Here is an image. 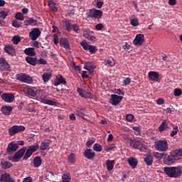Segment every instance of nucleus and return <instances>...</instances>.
<instances>
[{"mask_svg":"<svg viewBox=\"0 0 182 182\" xmlns=\"http://www.w3.org/2000/svg\"><path fill=\"white\" fill-rule=\"evenodd\" d=\"M16 19H18V21H23L25 18L23 17V14H22V13H16Z\"/></svg>","mask_w":182,"mask_h":182,"instance_id":"53","label":"nucleus"},{"mask_svg":"<svg viewBox=\"0 0 182 182\" xmlns=\"http://www.w3.org/2000/svg\"><path fill=\"white\" fill-rule=\"evenodd\" d=\"M104 26L102 23H98L95 26V29L96 31H102V29H103Z\"/></svg>","mask_w":182,"mask_h":182,"instance_id":"60","label":"nucleus"},{"mask_svg":"<svg viewBox=\"0 0 182 182\" xmlns=\"http://www.w3.org/2000/svg\"><path fill=\"white\" fill-rule=\"evenodd\" d=\"M95 33L90 30H84L83 31V36L84 38H86V39H88V41H91V42H95L96 41V37L93 36Z\"/></svg>","mask_w":182,"mask_h":182,"instance_id":"10","label":"nucleus"},{"mask_svg":"<svg viewBox=\"0 0 182 182\" xmlns=\"http://www.w3.org/2000/svg\"><path fill=\"white\" fill-rule=\"evenodd\" d=\"M144 43V34H137L133 41L134 45L135 46H141Z\"/></svg>","mask_w":182,"mask_h":182,"instance_id":"11","label":"nucleus"},{"mask_svg":"<svg viewBox=\"0 0 182 182\" xmlns=\"http://www.w3.org/2000/svg\"><path fill=\"white\" fill-rule=\"evenodd\" d=\"M18 144L15 143V141H12L9 143L7 146V153H9V154L15 153V151L18 150Z\"/></svg>","mask_w":182,"mask_h":182,"instance_id":"16","label":"nucleus"},{"mask_svg":"<svg viewBox=\"0 0 182 182\" xmlns=\"http://www.w3.org/2000/svg\"><path fill=\"white\" fill-rule=\"evenodd\" d=\"M93 143H95V140H93V139H90V140L87 141L86 142L87 147H88V149H90V146H92V144H93Z\"/></svg>","mask_w":182,"mask_h":182,"instance_id":"63","label":"nucleus"},{"mask_svg":"<svg viewBox=\"0 0 182 182\" xmlns=\"http://www.w3.org/2000/svg\"><path fill=\"white\" fill-rule=\"evenodd\" d=\"M71 178L70 174L69 173H64L62 176L63 182H70Z\"/></svg>","mask_w":182,"mask_h":182,"instance_id":"39","label":"nucleus"},{"mask_svg":"<svg viewBox=\"0 0 182 182\" xmlns=\"http://www.w3.org/2000/svg\"><path fill=\"white\" fill-rule=\"evenodd\" d=\"M11 41H12L14 45H18V43H19V42H21V37L18 36H14Z\"/></svg>","mask_w":182,"mask_h":182,"instance_id":"46","label":"nucleus"},{"mask_svg":"<svg viewBox=\"0 0 182 182\" xmlns=\"http://www.w3.org/2000/svg\"><path fill=\"white\" fill-rule=\"evenodd\" d=\"M144 161L147 166H151L153 164V156L149 154H146L144 159Z\"/></svg>","mask_w":182,"mask_h":182,"instance_id":"29","label":"nucleus"},{"mask_svg":"<svg viewBox=\"0 0 182 182\" xmlns=\"http://www.w3.org/2000/svg\"><path fill=\"white\" fill-rule=\"evenodd\" d=\"M77 116L82 117L83 119V116H85V109H81L77 112Z\"/></svg>","mask_w":182,"mask_h":182,"instance_id":"57","label":"nucleus"},{"mask_svg":"<svg viewBox=\"0 0 182 182\" xmlns=\"http://www.w3.org/2000/svg\"><path fill=\"white\" fill-rule=\"evenodd\" d=\"M41 33V30L38 28H35L29 33L30 38L31 41H36V39H38L40 36Z\"/></svg>","mask_w":182,"mask_h":182,"instance_id":"13","label":"nucleus"},{"mask_svg":"<svg viewBox=\"0 0 182 182\" xmlns=\"http://www.w3.org/2000/svg\"><path fill=\"white\" fill-rule=\"evenodd\" d=\"M48 61L43 58H40L37 60V65H47Z\"/></svg>","mask_w":182,"mask_h":182,"instance_id":"54","label":"nucleus"},{"mask_svg":"<svg viewBox=\"0 0 182 182\" xmlns=\"http://www.w3.org/2000/svg\"><path fill=\"white\" fill-rule=\"evenodd\" d=\"M154 147L157 151H167L168 150V144L166 140H159L155 141Z\"/></svg>","mask_w":182,"mask_h":182,"instance_id":"4","label":"nucleus"},{"mask_svg":"<svg viewBox=\"0 0 182 182\" xmlns=\"http://www.w3.org/2000/svg\"><path fill=\"white\" fill-rule=\"evenodd\" d=\"M177 133H178V127L175 126L173 127V129L171 132V137H174V136H176Z\"/></svg>","mask_w":182,"mask_h":182,"instance_id":"47","label":"nucleus"},{"mask_svg":"<svg viewBox=\"0 0 182 182\" xmlns=\"http://www.w3.org/2000/svg\"><path fill=\"white\" fill-rule=\"evenodd\" d=\"M51 77H52V74L50 73H44L42 75V79H43V82H45L46 83L49 82V80H50Z\"/></svg>","mask_w":182,"mask_h":182,"instance_id":"36","label":"nucleus"},{"mask_svg":"<svg viewBox=\"0 0 182 182\" xmlns=\"http://www.w3.org/2000/svg\"><path fill=\"white\" fill-rule=\"evenodd\" d=\"M23 93L25 95H28V96H32V97H36V96H41V90L36 91L33 90L32 88L26 87L23 89Z\"/></svg>","mask_w":182,"mask_h":182,"instance_id":"9","label":"nucleus"},{"mask_svg":"<svg viewBox=\"0 0 182 182\" xmlns=\"http://www.w3.org/2000/svg\"><path fill=\"white\" fill-rule=\"evenodd\" d=\"M34 167H40L42 164V159L40 156H36L33 160Z\"/></svg>","mask_w":182,"mask_h":182,"instance_id":"38","label":"nucleus"},{"mask_svg":"<svg viewBox=\"0 0 182 182\" xmlns=\"http://www.w3.org/2000/svg\"><path fill=\"white\" fill-rule=\"evenodd\" d=\"M134 119V116H133V114H127L126 115V119L127 122H133Z\"/></svg>","mask_w":182,"mask_h":182,"instance_id":"55","label":"nucleus"},{"mask_svg":"<svg viewBox=\"0 0 182 182\" xmlns=\"http://www.w3.org/2000/svg\"><path fill=\"white\" fill-rule=\"evenodd\" d=\"M87 16L88 18H92L94 19H100V18L103 16V11H102V10L92 9L89 10Z\"/></svg>","mask_w":182,"mask_h":182,"instance_id":"6","label":"nucleus"},{"mask_svg":"<svg viewBox=\"0 0 182 182\" xmlns=\"http://www.w3.org/2000/svg\"><path fill=\"white\" fill-rule=\"evenodd\" d=\"M26 26H36L38 25V20H35L33 18H28L24 21Z\"/></svg>","mask_w":182,"mask_h":182,"instance_id":"25","label":"nucleus"},{"mask_svg":"<svg viewBox=\"0 0 182 182\" xmlns=\"http://www.w3.org/2000/svg\"><path fill=\"white\" fill-rule=\"evenodd\" d=\"M26 61L29 65H31V66H36V65H38L36 58L28 56V57L26 58Z\"/></svg>","mask_w":182,"mask_h":182,"instance_id":"26","label":"nucleus"},{"mask_svg":"<svg viewBox=\"0 0 182 182\" xmlns=\"http://www.w3.org/2000/svg\"><path fill=\"white\" fill-rule=\"evenodd\" d=\"M130 23L132 26H139V20L137 18H132L130 21Z\"/></svg>","mask_w":182,"mask_h":182,"instance_id":"50","label":"nucleus"},{"mask_svg":"<svg viewBox=\"0 0 182 182\" xmlns=\"http://www.w3.org/2000/svg\"><path fill=\"white\" fill-rule=\"evenodd\" d=\"M122 100H123V97L122 96L117 95H111V105H112V106H117Z\"/></svg>","mask_w":182,"mask_h":182,"instance_id":"15","label":"nucleus"},{"mask_svg":"<svg viewBox=\"0 0 182 182\" xmlns=\"http://www.w3.org/2000/svg\"><path fill=\"white\" fill-rule=\"evenodd\" d=\"M25 127L22 125H14L9 129V136H15L17 133L25 132Z\"/></svg>","mask_w":182,"mask_h":182,"instance_id":"7","label":"nucleus"},{"mask_svg":"<svg viewBox=\"0 0 182 182\" xmlns=\"http://www.w3.org/2000/svg\"><path fill=\"white\" fill-rule=\"evenodd\" d=\"M164 157V164H167V166H171V164H173V163H176V161L171 154L168 155L165 153V155Z\"/></svg>","mask_w":182,"mask_h":182,"instance_id":"18","label":"nucleus"},{"mask_svg":"<svg viewBox=\"0 0 182 182\" xmlns=\"http://www.w3.org/2000/svg\"><path fill=\"white\" fill-rule=\"evenodd\" d=\"M153 156L156 159H161L164 158V156H166V153L154 152Z\"/></svg>","mask_w":182,"mask_h":182,"instance_id":"43","label":"nucleus"},{"mask_svg":"<svg viewBox=\"0 0 182 182\" xmlns=\"http://www.w3.org/2000/svg\"><path fill=\"white\" fill-rule=\"evenodd\" d=\"M80 46H82L84 50H89L91 55H93L96 53V52H97V47L95 46L88 45L87 41H86V40H84L81 43H80Z\"/></svg>","mask_w":182,"mask_h":182,"instance_id":"5","label":"nucleus"},{"mask_svg":"<svg viewBox=\"0 0 182 182\" xmlns=\"http://www.w3.org/2000/svg\"><path fill=\"white\" fill-rule=\"evenodd\" d=\"M41 103H44V105H49L50 106H56L57 103L55 101L46 100L45 98L40 99Z\"/></svg>","mask_w":182,"mask_h":182,"instance_id":"32","label":"nucleus"},{"mask_svg":"<svg viewBox=\"0 0 182 182\" xmlns=\"http://www.w3.org/2000/svg\"><path fill=\"white\" fill-rule=\"evenodd\" d=\"M106 166L108 171H112L114 168V161L107 160Z\"/></svg>","mask_w":182,"mask_h":182,"instance_id":"35","label":"nucleus"},{"mask_svg":"<svg viewBox=\"0 0 182 182\" xmlns=\"http://www.w3.org/2000/svg\"><path fill=\"white\" fill-rule=\"evenodd\" d=\"M68 82L66 81V79L63 77L62 75H58L55 77V80L53 82L54 86H59V85H66Z\"/></svg>","mask_w":182,"mask_h":182,"instance_id":"14","label":"nucleus"},{"mask_svg":"<svg viewBox=\"0 0 182 182\" xmlns=\"http://www.w3.org/2000/svg\"><path fill=\"white\" fill-rule=\"evenodd\" d=\"M48 6L53 12H58V7H56V4L53 2V0H49Z\"/></svg>","mask_w":182,"mask_h":182,"instance_id":"33","label":"nucleus"},{"mask_svg":"<svg viewBox=\"0 0 182 182\" xmlns=\"http://www.w3.org/2000/svg\"><path fill=\"white\" fill-rule=\"evenodd\" d=\"M132 79L128 77L123 80V85H124V86H127V85H130Z\"/></svg>","mask_w":182,"mask_h":182,"instance_id":"56","label":"nucleus"},{"mask_svg":"<svg viewBox=\"0 0 182 182\" xmlns=\"http://www.w3.org/2000/svg\"><path fill=\"white\" fill-rule=\"evenodd\" d=\"M1 164L3 167V168H5V169L12 167V163H11L8 161L2 160L1 162Z\"/></svg>","mask_w":182,"mask_h":182,"instance_id":"37","label":"nucleus"},{"mask_svg":"<svg viewBox=\"0 0 182 182\" xmlns=\"http://www.w3.org/2000/svg\"><path fill=\"white\" fill-rule=\"evenodd\" d=\"M148 77L149 80H152V82H159L160 75L159 73L156 71H150L148 73Z\"/></svg>","mask_w":182,"mask_h":182,"instance_id":"17","label":"nucleus"},{"mask_svg":"<svg viewBox=\"0 0 182 182\" xmlns=\"http://www.w3.org/2000/svg\"><path fill=\"white\" fill-rule=\"evenodd\" d=\"M164 171L169 178H179L182 176V166H168L164 168Z\"/></svg>","mask_w":182,"mask_h":182,"instance_id":"2","label":"nucleus"},{"mask_svg":"<svg viewBox=\"0 0 182 182\" xmlns=\"http://www.w3.org/2000/svg\"><path fill=\"white\" fill-rule=\"evenodd\" d=\"M8 16V13L5 11H0V18L5 19Z\"/></svg>","mask_w":182,"mask_h":182,"instance_id":"59","label":"nucleus"},{"mask_svg":"<svg viewBox=\"0 0 182 182\" xmlns=\"http://www.w3.org/2000/svg\"><path fill=\"white\" fill-rule=\"evenodd\" d=\"M158 130L160 132V133H163V132H167V130H168V125H167L166 120L164 121L159 127Z\"/></svg>","mask_w":182,"mask_h":182,"instance_id":"30","label":"nucleus"},{"mask_svg":"<svg viewBox=\"0 0 182 182\" xmlns=\"http://www.w3.org/2000/svg\"><path fill=\"white\" fill-rule=\"evenodd\" d=\"M23 182H33L32 181V178L31 176H28L27 178H25L23 180Z\"/></svg>","mask_w":182,"mask_h":182,"instance_id":"64","label":"nucleus"},{"mask_svg":"<svg viewBox=\"0 0 182 182\" xmlns=\"http://www.w3.org/2000/svg\"><path fill=\"white\" fill-rule=\"evenodd\" d=\"M105 3L103 1H97V4H96V6L98 9H101V8L103 6V4Z\"/></svg>","mask_w":182,"mask_h":182,"instance_id":"61","label":"nucleus"},{"mask_svg":"<svg viewBox=\"0 0 182 182\" xmlns=\"http://www.w3.org/2000/svg\"><path fill=\"white\" fill-rule=\"evenodd\" d=\"M84 69H86V70H88V72L90 73V70H93V69H96V65H95V64H93L92 62H87L84 64Z\"/></svg>","mask_w":182,"mask_h":182,"instance_id":"28","label":"nucleus"},{"mask_svg":"<svg viewBox=\"0 0 182 182\" xmlns=\"http://www.w3.org/2000/svg\"><path fill=\"white\" fill-rule=\"evenodd\" d=\"M38 144L31 145L28 146L27 149L26 147L24 146L16 152L14 156H9V160L12 161V163H18L21 157H23V160H28V159H29L35 151H38Z\"/></svg>","mask_w":182,"mask_h":182,"instance_id":"1","label":"nucleus"},{"mask_svg":"<svg viewBox=\"0 0 182 182\" xmlns=\"http://www.w3.org/2000/svg\"><path fill=\"white\" fill-rule=\"evenodd\" d=\"M127 161L132 168H136V167H137V164H139V161L133 157L129 158Z\"/></svg>","mask_w":182,"mask_h":182,"instance_id":"24","label":"nucleus"},{"mask_svg":"<svg viewBox=\"0 0 182 182\" xmlns=\"http://www.w3.org/2000/svg\"><path fill=\"white\" fill-rule=\"evenodd\" d=\"M4 51L6 53H8V55H11V56L15 55V48H14V46H6L4 47Z\"/></svg>","mask_w":182,"mask_h":182,"instance_id":"23","label":"nucleus"},{"mask_svg":"<svg viewBox=\"0 0 182 182\" xmlns=\"http://www.w3.org/2000/svg\"><path fill=\"white\" fill-rule=\"evenodd\" d=\"M171 154L172 157H173V159L175 160V161H177V160H180V159H181L182 149H178L175 150L173 152H172Z\"/></svg>","mask_w":182,"mask_h":182,"instance_id":"21","label":"nucleus"},{"mask_svg":"<svg viewBox=\"0 0 182 182\" xmlns=\"http://www.w3.org/2000/svg\"><path fill=\"white\" fill-rule=\"evenodd\" d=\"M77 92L78 95L81 96V97H85V90L82 88H77Z\"/></svg>","mask_w":182,"mask_h":182,"instance_id":"58","label":"nucleus"},{"mask_svg":"<svg viewBox=\"0 0 182 182\" xmlns=\"http://www.w3.org/2000/svg\"><path fill=\"white\" fill-rule=\"evenodd\" d=\"M64 23L65 25V29L68 31V32L72 31V24H70V21L68 20L64 21Z\"/></svg>","mask_w":182,"mask_h":182,"instance_id":"40","label":"nucleus"},{"mask_svg":"<svg viewBox=\"0 0 182 182\" xmlns=\"http://www.w3.org/2000/svg\"><path fill=\"white\" fill-rule=\"evenodd\" d=\"M24 53L26 55H28V56H35L36 53H35V48H28L24 50Z\"/></svg>","mask_w":182,"mask_h":182,"instance_id":"34","label":"nucleus"},{"mask_svg":"<svg viewBox=\"0 0 182 182\" xmlns=\"http://www.w3.org/2000/svg\"><path fill=\"white\" fill-rule=\"evenodd\" d=\"M68 161L69 163H72L73 164H75L76 163V156H75V154L71 153L70 156H68Z\"/></svg>","mask_w":182,"mask_h":182,"instance_id":"41","label":"nucleus"},{"mask_svg":"<svg viewBox=\"0 0 182 182\" xmlns=\"http://www.w3.org/2000/svg\"><path fill=\"white\" fill-rule=\"evenodd\" d=\"M33 82V79L29 75L26 74L24 77V83H32Z\"/></svg>","mask_w":182,"mask_h":182,"instance_id":"44","label":"nucleus"},{"mask_svg":"<svg viewBox=\"0 0 182 182\" xmlns=\"http://www.w3.org/2000/svg\"><path fill=\"white\" fill-rule=\"evenodd\" d=\"M1 99L4 102H6V103H12V102L15 100V95L11 93H4L1 95Z\"/></svg>","mask_w":182,"mask_h":182,"instance_id":"12","label":"nucleus"},{"mask_svg":"<svg viewBox=\"0 0 182 182\" xmlns=\"http://www.w3.org/2000/svg\"><path fill=\"white\" fill-rule=\"evenodd\" d=\"M0 70L1 72H11V70H12L11 65L8 61H6V59L2 57L0 58Z\"/></svg>","mask_w":182,"mask_h":182,"instance_id":"8","label":"nucleus"},{"mask_svg":"<svg viewBox=\"0 0 182 182\" xmlns=\"http://www.w3.org/2000/svg\"><path fill=\"white\" fill-rule=\"evenodd\" d=\"M11 25L14 28H21V26H22V24L19 23L16 20H13L11 21Z\"/></svg>","mask_w":182,"mask_h":182,"instance_id":"49","label":"nucleus"},{"mask_svg":"<svg viewBox=\"0 0 182 182\" xmlns=\"http://www.w3.org/2000/svg\"><path fill=\"white\" fill-rule=\"evenodd\" d=\"M93 150L95 151L100 152L103 150V149L102 148V145H100V144H95L93 146Z\"/></svg>","mask_w":182,"mask_h":182,"instance_id":"45","label":"nucleus"},{"mask_svg":"<svg viewBox=\"0 0 182 182\" xmlns=\"http://www.w3.org/2000/svg\"><path fill=\"white\" fill-rule=\"evenodd\" d=\"M60 45H62L65 49H70V45L66 38H62L60 39Z\"/></svg>","mask_w":182,"mask_h":182,"instance_id":"27","label":"nucleus"},{"mask_svg":"<svg viewBox=\"0 0 182 182\" xmlns=\"http://www.w3.org/2000/svg\"><path fill=\"white\" fill-rule=\"evenodd\" d=\"M71 29H73V31H74V32H75V33H79L80 28H79V26L77 24H76V23L73 24L72 27H71Z\"/></svg>","mask_w":182,"mask_h":182,"instance_id":"51","label":"nucleus"},{"mask_svg":"<svg viewBox=\"0 0 182 182\" xmlns=\"http://www.w3.org/2000/svg\"><path fill=\"white\" fill-rule=\"evenodd\" d=\"M1 112L3 114H5L6 116H9L11 114V112H12V107L11 106H6L1 107Z\"/></svg>","mask_w":182,"mask_h":182,"instance_id":"31","label":"nucleus"},{"mask_svg":"<svg viewBox=\"0 0 182 182\" xmlns=\"http://www.w3.org/2000/svg\"><path fill=\"white\" fill-rule=\"evenodd\" d=\"M113 149H116V146L114 145V144H111L105 147V151H110V150H113Z\"/></svg>","mask_w":182,"mask_h":182,"instance_id":"48","label":"nucleus"},{"mask_svg":"<svg viewBox=\"0 0 182 182\" xmlns=\"http://www.w3.org/2000/svg\"><path fill=\"white\" fill-rule=\"evenodd\" d=\"M83 156L88 160H93V159H95V156H96V153L92 151V149H87L85 150Z\"/></svg>","mask_w":182,"mask_h":182,"instance_id":"19","label":"nucleus"},{"mask_svg":"<svg viewBox=\"0 0 182 182\" xmlns=\"http://www.w3.org/2000/svg\"><path fill=\"white\" fill-rule=\"evenodd\" d=\"M53 42L55 45H58V43H59V38H58V34L53 35Z\"/></svg>","mask_w":182,"mask_h":182,"instance_id":"62","label":"nucleus"},{"mask_svg":"<svg viewBox=\"0 0 182 182\" xmlns=\"http://www.w3.org/2000/svg\"><path fill=\"white\" fill-rule=\"evenodd\" d=\"M130 146L131 147H133V149H137L139 151L144 153L147 152V147L144 146L142 140L132 139L130 141Z\"/></svg>","mask_w":182,"mask_h":182,"instance_id":"3","label":"nucleus"},{"mask_svg":"<svg viewBox=\"0 0 182 182\" xmlns=\"http://www.w3.org/2000/svg\"><path fill=\"white\" fill-rule=\"evenodd\" d=\"M1 182H16L12 177H11V174L9 173H2L0 178Z\"/></svg>","mask_w":182,"mask_h":182,"instance_id":"20","label":"nucleus"},{"mask_svg":"<svg viewBox=\"0 0 182 182\" xmlns=\"http://www.w3.org/2000/svg\"><path fill=\"white\" fill-rule=\"evenodd\" d=\"M173 95H174V96H176V97L181 96V95H182L181 90L178 89V88H176L173 91Z\"/></svg>","mask_w":182,"mask_h":182,"instance_id":"52","label":"nucleus"},{"mask_svg":"<svg viewBox=\"0 0 182 182\" xmlns=\"http://www.w3.org/2000/svg\"><path fill=\"white\" fill-rule=\"evenodd\" d=\"M50 143H52V141L49 139L42 141L40 146V150H42L43 151L48 150V148L50 146Z\"/></svg>","mask_w":182,"mask_h":182,"instance_id":"22","label":"nucleus"},{"mask_svg":"<svg viewBox=\"0 0 182 182\" xmlns=\"http://www.w3.org/2000/svg\"><path fill=\"white\" fill-rule=\"evenodd\" d=\"M25 76H26V74H23V73H20V74H17L16 75V79L17 80H19L20 82H25Z\"/></svg>","mask_w":182,"mask_h":182,"instance_id":"42","label":"nucleus"}]
</instances>
